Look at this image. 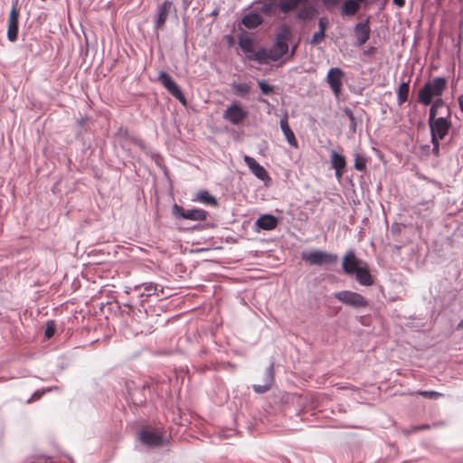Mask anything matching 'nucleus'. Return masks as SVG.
<instances>
[{
    "mask_svg": "<svg viewBox=\"0 0 463 463\" xmlns=\"http://www.w3.org/2000/svg\"><path fill=\"white\" fill-rule=\"evenodd\" d=\"M291 30L286 25H280L276 33L275 42L272 47L260 48L254 55H248V59L260 64H268L269 61H277L288 52V41L291 37Z\"/></svg>",
    "mask_w": 463,
    "mask_h": 463,
    "instance_id": "f257e3e1",
    "label": "nucleus"
},
{
    "mask_svg": "<svg viewBox=\"0 0 463 463\" xmlns=\"http://www.w3.org/2000/svg\"><path fill=\"white\" fill-rule=\"evenodd\" d=\"M447 80L444 77H436L428 81L418 92V101L428 106L431 104L434 97H440L446 89Z\"/></svg>",
    "mask_w": 463,
    "mask_h": 463,
    "instance_id": "f03ea898",
    "label": "nucleus"
},
{
    "mask_svg": "<svg viewBox=\"0 0 463 463\" xmlns=\"http://www.w3.org/2000/svg\"><path fill=\"white\" fill-rule=\"evenodd\" d=\"M429 127L430 130V139H443L452 127L449 107H446L445 115L438 117L437 118L429 119Z\"/></svg>",
    "mask_w": 463,
    "mask_h": 463,
    "instance_id": "7ed1b4c3",
    "label": "nucleus"
},
{
    "mask_svg": "<svg viewBox=\"0 0 463 463\" xmlns=\"http://www.w3.org/2000/svg\"><path fill=\"white\" fill-rule=\"evenodd\" d=\"M301 259L311 265L332 264L337 261V255L319 250L301 252Z\"/></svg>",
    "mask_w": 463,
    "mask_h": 463,
    "instance_id": "20e7f679",
    "label": "nucleus"
},
{
    "mask_svg": "<svg viewBox=\"0 0 463 463\" xmlns=\"http://www.w3.org/2000/svg\"><path fill=\"white\" fill-rule=\"evenodd\" d=\"M334 297L343 304L355 309H361L368 306L367 299L361 294L354 291H337L334 294Z\"/></svg>",
    "mask_w": 463,
    "mask_h": 463,
    "instance_id": "39448f33",
    "label": "nucleus"
},
{
    "mask_svg": "<svg viewBox=\"0 0 463 463\" xmlns=\"http://www.w3.org/2000/svg\"><path fill=\"white\" fill-rule=\"evenodd\" d=\"M138 439L142 444L150 448L162 447L167 441L158 429H144L139 431Z\"/></svg>",
    "mask_w": 463,
    "mask_h": 463,
    "instance_id": "423d86ee",
    "label": "nucleus"
},
{
    "mask_svg": "<svg viewBox=\"0 0 463 463\" xmlns=\"http://www.w3.org/2000/svg\"><path fill=\"white\" fill-rule=\"evenodd\" d=\"M247 117L248 111L236 101L229 105L222 114L224 120L235 126L241 124Z\"/></svg>",
    "mask_w": 463,
    "mask_h": 463,
    "instance_id": "0eeeda50",
    "label": "nucleus"
},
{
    "mask_svg": "<svg viewBox=\"0 0 463 463\" xmlns=\"http://www.w3.org/2000/svg\"><path fill=\"white\" fill-rule=\"evenodd\" d=\"M173 214L177 219L192 221H205L208 215L207 212L203 209L196 208L185 210L176 203H175L173 206Z\"/></svg>",
    "mask_w": 463,
    "mask_h": 463,
    "instance_id": "6e6552de",
    "label": "nucleus"
},
{
    "mask_svg": "<svg viewBox=\"0 0 463 463\" xmlns=\"http://www.w3.org/2000/svg\"><path fill=\"white\" fill-rule=\"evenodd\" d=\"M344 76V71L338 67H333L327 71L326 80L336 98L341 94Z\"/></svg>",
    "mask_w": 463,
    "mask_h": 463,
    "instance_id": "1a4fd4ad",
    "label": "nucleus"
},
{
    "mask_svg": "<svg viewBox=\"0 0 463 463\" xmlns=\"http://www.w3.org/2000/svg\"><path fill=\"white\" fill-rule=\"evenodd\" d=\"M158 80L167 91L177 99L183 104L185 103V98L180 87L173 80L171 76L164 71L159 72Z\"/></svg>",
    "mask_w": 463,
    "mask_h": 463,
    "instance_id": "9d476101",
    "label": "nucleus"
},
{
    "mask_svg": "<svg viewBox=\"0 0 463 463\" xmlns=\"http://www.w3.org/2000/svg\"><path fill=\"white\" fill-rule=\"evenodd\" d=\"M243 160L250 172L265 184L270 182V177L265 168L260 165L253 157L250 156H244Z\"/></svg>",
    "mask_w": 463,
    "mask_h": 463,
    "instance_id": "9b49d317",
    "label": "nucleus"
},
{
    "mask_svg": "<svg viewBox=\"0 0 463 463\" xmlns=\"http://www.w3.org/2000/svg\"><path fill=\"white\" fill-rule=\"evenodd\" d=\"M369 24L370 20L367 18L363 22L357 23L354 27V35L358 46L364 44L370 38L371 28Z\"/></svg>",
    "mask_w": 463,
    "mask_h": 463,
    "instance_id": "f8f14e48",
    "label": "nucleus"
},
{
    "mask_svg": "<svg viewBox=\"0 0 463 463\" xmlns=\"http://www.w3.org/2000/svg\"><path fill=\"white\" fill-rule=\"evenodd\" d=\"M19 31V12L15 6H13L9 17L7 26V39L14 43L17 40Z\"/></svg>",
    "mask_w": 463,
    "mask_h": 463,
    "instance_id": "ddd939ff",
    "label": "nucleus"
},
{
    "mask_svg": "<svg viewBox=\"0 0 463 463\" xmlns=\"http://www.w3.org/2000/svg\"><path fill=\"white\" fill-rule=\"evenodd\" d=\"M279 224V219L272 214H262L255 222L256 231H273Z\"/></svg>",
    "mask_w": 463,
    "mask_h": 463,
    "instance_id": "4468645a",
    "label": "nucleus"
},
{
    "mask_svg": "<svg viewBox=\"0 0 463 463\" xmlns=\"http://www.w3.org/2000/svg\"><path fill=\"white\" fill-rule=\"evenodd\" d=\"M342 268L344 272L347 275H354L360 268L359 260L354 250H350L346 252L343 259Z\"/></svg>",
    "mask_w": 463,
    "mask_h": 463,
    "instance_id": "2eb2a0df",
    "label": "nucleus"
},
{
    "mask_svg": "<svg viewBox=\"0 0 463 463\" xmlns=\"http://www.w3.org/2000/svg\"><path fill=\"white\" fill-rule=\"evenodd\" d=\"M263 384H253L252 388L257 393H264L269 391L274 382V363H270L265 371Z\"/></svg>",
    "mask_w": 463,
    "mask_h": 463,
    "instance_id": "dca6fc26",
    "label": "nucleus"
},
{
    "mask_svg": "<svg viewBox=\"0 0 463 463\" xmlns=\"http://www.w3.org/2000/svg\"><path fill=\"white\" fill-rule=\"evenodd\" d=\"M331 165L335 169V177L340 180L343 176L346 161L344 156L338 154L336 151H331Z\"/></svg>",
    "mask_w": 463,
    "mask_h": 463,
    "instance_id": "f3484780",
    "label": "nucleus"
},
{
    "mask_svg": "<svg viewBox=\"0 0 463 463\" xmlns=\"http://www.w3.org/2000/svg\"><path fill=\"white\" fill-rule=\"evenodd\" d=\"M279 126L288 143L293 147H298V141L296 139L295 134L288 125V113H285L280 118Z\"/></svg>",
    "mask_w": 463,
    "mask_h": 463,
    "instance_id": "a211bd4d",
    "label": "nucleus"
},
{
    "mask_svg": "<svg viewBox=\"0 0 463 463\" xmlns=\"http://www.w3.org/2000/svg\"><path fill=\"white\" fill-rule=\"evenodd\" d=\"M173 3L170 0H165L162 5L157 7V19L155 24L156 30L162 28L166 21L168 12L172 7Z\"/></svg>",
    "mask_w": 463,
    "mask_h": 463,
    "instance_id": "6ab92c4d",
    "label": "nucleus"
},
{
    "mask_svg": "<svg viewBox=\"0 0 463 463\" xmlns=\"http://www.w3.org/2000/svg\"><path fill=\"white\" fill-rule=\"evenodd\" d=\"M241 23L246 28L253 29L263 23V18L257 13H250L242 17Z\"/></svg>",
    "mask_w": 463,
    "mask_h": 463,
    "instance_id": "aec40b11",
    "label": "nucleus"
},
{
    "mask_svg": "<svg viewBox=\"0 0 463 463\" xmlns=\"http://www.w3.org/2000/svg\"><path fill=\"white\" fill-rule=\"evenodd\" d=\"M364 1L358 0H345L341 10V14L343 16L354 15L359 10L360 5Z\"/></svg>",
    "mask_w": 463,
    "mask_h": 463,
    "instance_id": "412c9836",
    "label": "nucleus"
},
{
    "mask_svg": "<svg viewBox=\"0 0 463 463\" xmlns=\"http://www.w3.org/2000/svg\"><path fill=\"white\" fill-rule=\"evenodd\" d=\"M194 202H199L207 206H217V199L210 194L206 190L199 191L195 197L193 198Z\"/></svg>",
    "mask_w": 463,
    "mask_h": 463,
    "instance_id": "4be33fe9",
    "label": "nucleus"
},
{
    "mask_svg": "<svg viewBox=\"0 0 463 463\" xmlns=\"http://www.w3.org/2000/svg\"><path fill=\"white\" fill-rule=\"evenodd\" d=\"M354 275H355V279L362 286H371L373 284V277L366 268L360 267Z\"/></svg>",
    "mask_w": 463,
    "mask_h": 463,
    "instance_id": "5701e85b",
    "label": "nucleus"
},
{
    "mask_svg": "<svg viewBox=\"0 0 463 463\" xmlns=\"http://www.w3.org/2000/svg\"><path fill=\"white\" fill-rule=\"evenodd\" d=\"M410 91V80L402 81L397 90V103L402 105L408 99Z\"/></svg>",
    "mask_w": 463,
    "mask_h": 463,
    "instance_id": "b1692460",
    "label": "nucleus"
},
{
    "mask_svg": "<svg viewBox=\"0 0 463 463\" xmlns=\"http://www.w3.org/2000/svg\"><path fill=\"white\" fill-rule=\"evenodd\" d=\"M238 43H239L240 48L242 50V52H244L247 54V56L255 54L254 50H253V48H254L253 40L250 37H248V36L241 37L239 39Z\"/></svg>",
    "mask_w": 463,
    "mask_h": 463,
    "instance_id": "393cba45",
    "label": "nucleus"
},
{
    "mask_svg": "<svg viewBox=\"0 0 463 463\" xmlns=\"http://www.w3.org/2000/svg\"><path fill=\"white\" fill-rule=\"evenodd\" d=\"M308 0H285L279 2V10L288 14L294 10L298 5L307 3Z\"/></svg>",
    "mask_w": 463,
    "mask_h": 463,
    "instance_id": "a878e982",
    "label": "nucleus"
},
{
    "mask_svg": "<svg viewBox=\"0 0 463 463\" xmlns=\"http://www.w3.org/2000/svg\"><path fill=\"white\" fill-rule=\"evenodd\" d=\"M278 8L279 9V2L275 0H265L260 6L261 12L266 14H272L276 13Z\"/></svg>",
    "mask_w": 463,
    "mask_h": 463,
    "instance_id": "bb28decb",
    "label": "nucleus"
},
{
    "mask_svg": "<svg viewBox=\"0 0 463 463\" xmlns=\"http://www.w3.org/2000/svg\"><path fill=\"white\" fill-rule=\"evenodd\" d=\"M232 89L236 95L241 97H246L250 93V85L245 82L234 83L232 85Z\"/></svg>",
    "mask_w": 463,
    "mask_h": 463,
    "instance_id": "cd10ccee",
    "label": "nucleus"
},
{
    "mask_svg": "<svg viewBox=\"0 0 463 463\" xmlns=\"http://www.w3.org/2000/svg\"><path fill=\"white\" fill-rule=\"evenodd\" d=\"M344 113L349 119V131L353 134L355 133L357 120H356V118L354 117L353 111L349 108L345 107L344 109Z\"/></svg>",
    "mask_w": 463,
    "mask_h": 463,
    "instance_id": "c85d7f7f",
    "label": "nucleus"
},
{
    "mask_svg": "<svg viewBox=\"0 0 463 463\" xmlns=\"http://www.w3.org/2000/svg\"><path fill=\"white\" fill-rule=\"evenodd\" d=\"M314 12H315V10L311 6L304 7V8H301L300 10H298L296 16L299 20L306 21V20H309L312 18Z\"/></svg>",
    "mask_w": 463,
    "mask_h": 463,
    "instance_id": "c756f323",
    "label": "nucleus"
},
{
    "mask_svg": "<svg viewBox=\"0 0 463 463\" xmlns=\"http://www.w3.org/2000/svg\"><path fill=\"white\" fill-rule=\"evenodd\" d=\"M420 205H422L425 210H430L434 206V202L432 200H430V201H425V202L420 203L416 206L412 207L413 213L420 214V213L421 211Z\"/></svg>",
    "mask_w": 463,
    "mask_h": 463,
    "instance_id": "7c9ffc66",
    "label": "nucleus"
},
{
    "mask_svg": "<svg viewBox=\"0 0 463 463\" xmlns=\"http://www.w3.org/2000/svg\"><path fill=\"white\" fill-rule=\"evenodd\" d=\"M127 389H128V392H127V393H126V399L128 400V402H132L133 404H135V405H139V404H141V403L143 402V400H141V399H139V400H138V399H136V397H135V396H136V392H137V391H135V392H132L130 391V389H131V388H130V386H129V384H128V383L127 384Z\"/></svg>",
    "mask_w": 463,
    "mask_h": 463,
    "instance_id": "2f4dec72",
    "label": "nucleus"
},
{
    "mask_svg": "<svg viewBox=\"0 0 463 463\" xmlns=\"http://www.w3.org/2000/svg\"><path fill=\"white\" fill-rule=\"evenodd\" d=\"M258 86L260 91L265 95H269L274 91V87L267 83L265 80H259Z\"/></svg>",
    "mask_w": 463,
    "mask_h": 463,
    "instance_id": "473e14b6",
    "label": "nucleus"
},
{
    "mask_svg": "<svg viewBox=\"0 0 463 463\" xmlns=\"http://www.w3.org/2000/svg\"><path fill=\"white\" fill-rule=\"evenodd\" d=\"M146 296H151L157 291L158 285L153 282H146L142 284Z\"/></svg>",
    "mask_w": 463,
    "mask_h": 463,
    "instance_id": "72a5a7b5",
    "label": "nucleus"
},
{
    "mask_svg": "<svg viewBox=\"0 0 463 463\" xmlns=\"http://www.w3.org/2000/svg\"><path fill=\"white\" fill-rule=\"evenodd\" d=\"M325 37H326V33L317 31L311 37L309 43L311 45H317L325 40Z\"/></svg>",
    "mask_w": 463,
    "mask_h": 463,
    "instance_id": "f704fd0d",
    "label": "nucleus"
},
{
    "mask_svg": "<svg viewBox=\"0 0 463 463\" xmlns=\"http://www.w3.org/2000/svg\"><path fill=\"white\" fill-rule=\"evenodd\" d=\"M419 394L431 400H437L442 396V393L434 391H421L419 392Z\"/></svg>",
    "mask_w": 463,
    "mask_h": 463,
    "instance_id": "c9c22d12",
    "label": "nucleus"
},
{
    "mask_svg": "<svg viewBox=\"0 0 463 463\" xmlns=\"http://www.w3.org/2000/svg\"><path fill=\"white\" fill-rule=\"evenodd\" d=\"M354 166L358 171H364L366 167L364 158L361 157L358 154H356Z\"/></svg>",
    "mask_w": 463,
    "mask_h": 463,
    "instance_id": "e433bc0d",
    "label": "nucleus"
},
{
    "mask_svg": "<svg viewBox=\"0 0 463 463\" xmlns=\"http://www.w3.org/2000/svg\"><path fill=\"white\" fill-rule=\"evenodd\" d=\"M55 330H56V328H55V325H54L53 321L48 322L45 331H44L45 337L46 338L52 337L55 334Z\"/></svg>",
    "mask_w": 463,
    "mask_h": 463,
    "instance_id": "4c0bfd02",
    "label": "nucleus"
},
{
    "mask_svg": "<svg viewBox=\"0 0 463 463\" xmlns=\"http://www.w3.org/2000/svg\"><path fill=\"white\" fill-rule=\"evenodd\" d=\"M340 1L341 0H322V4L326 10L332 11L340 4Z\"/></svg>",
    "mask_w": 463,
    "mask_h": 463,
    "instance_id": "58836bf2",
    "label": "nucleus"
},
{
    "mask_svg": "<svg viewBox=\"0 0 463 463\" xmlns=\"http://www.w3.org/2000/svg\"><path fill=\"white\" fill-rule=\"evenodd\" d=\"M53 388H47L42 391L38 390L32 394L31 398L27 401V402L29 403L34 400L40 399L45 392H51Z\"/></svg>",
    "mask_w": 463,
    "mask_h": 463,
    "instance_id": "ea45409f",
    "label": "nucleus"
},
{
    "mask_svg": "<svg viewBox=\"0 0 463 463\" xmlns=\"http://www.w3.org/2000/svg\"><path fill=\"white\" fill-rule=\"evenodd\" d=\"M318 32H322L326 33V28L328 26V20L326 17H320L318 19Z\"/></svg>",
    "mask_w": 463,
    "mask_h": 463,
    "instance_id": "a19ab883",
    "label": "nucleus"
},
{
    "mask_svg": "<svg viewBox=\"0 0 463 463\" xmlns=\"http://www.w3.org/2000/svg\"><path fill=\"white\" fill-rule=\"evenodd\" d=\"M439 113L442 114V116L445 115V112L443 113V112L439 111V109L434 108V105L431 104V107H430V112H429V119L437 118H438L437 115Z\"/></svg>",
    "mask_w": 463,
    "mask_h": 463,
    "instance_id": "79ce46f5",
    "label": "nucleus"
},
{
    "mask_svg": "<svg viewBox=\"0 0 463 463\" xmlns=\"http://www.w3.org/2000/svg\"><path fill=\"white\" fill-rule=\"evenodd\" d=\"M431 140V144H432V152L434 155L438 156L439 155V140L440 139H438V138H435V139H430Z\"/></svg>",
    "mask_w": 463,
    "mask_h": 463,
    "instance_id": "37998d69",
    "label": "nucleus"
},
{
    "mask_svg": "<svg viewBox=\"0 0 463 463\" xmlns=\"http://www.w3.org/2000/svg\"><path fill=\"white\" fill-rule=\"evenodd\" d=\"M376 51L377 49L375 47L370 46L367 49H365L363 53L364 56L371 57L375 54Z\"/></svg>",
    "mask_w": 463,
    "mask_h": 463,
    "instance_id": "c03bdc74",
    "label": "nucleus"
},
{
    "mask_svg": "<svg viewBox=\"0 0 463 463\" xmlns=\"http://www.w3.org/2000/svg\"><path fill=\"white\" fill-rule=\"evenodd\" d=\"M434 105V108L442 109L445 106V102L442 99L439 98L431 102Z\"/></svg>",
    "mask_w": 463,
    "mask_h": 463,
    "instance_id": "a18cd8bd",
    "label": "nucleus"
},
{
    "mask_svg": "<svg viewBox=\"0 0 463 463\" xmlns=\"http://www.w3.org/2000/svg\"><path fill=\"white\" fill-rule=\"evenodd\" d=\"M458 107L461 113H463V94L459 95L458 98Z\"/></svg>",
    "mask_w": 463,
    "mask_h": 463,
    "instance_id": "49530a36",
    "label": "nucleus"
},
{
    "mask_svg": "<svg viewBox=\"0 0 463 463\" xmlns=\"http://www.w3.org/2000/svg\"><path fill=\"white\" fill-rule=\"evenodd\" d=\"M393 4L396 5L399 7H402L405 4V0H392Z\"/></svg>",
    "mask_w": 463,
    "mask_h": 463,
    "instance_id": "de8ad7c7",
    "label": "nucleus"
},
{
    "mask_svg": "<svg viewBox=\"0 0 463 463\" xmlns=\"http://www.w3.org/2000/svg\"><path fill=\"white\" fill-rule=\"evenodd\" d=\"M457 330H463V319L457 325Z\"/></svg>",
    "mask_w": 463,
    "mask_h": 463,
    "instance_id": "09e8293b",
    "label": "nucleus"
},
{
    "mask_svg": "<svg viewBox=\"0 0 463 463\" xmlns=\"http://www.w3.org/2000/svg\"><path fill=\"white\" fill-rule=\"evenodd\" d=\"M295 51H296V47H293L292 50H291V55H294Z\"/></svg>",
    "mask_w": 463,
    "mask_h": 463,
    "instance_id": "8fccbe9b",
    "label": "nucleus"
},
{
    "mask_svg": "<svg viewBox=\"0 0 463 463\" xmlns=\"http://www.w3.org/2000/svg\"><path fill=\"white\" fill-rule=\"evenodd\" d=\"M426 428H427V426H420V427H418L417 429L423 430V429H426Z\"/></svg>",
    "mask_w": 463,
    "mask_h": 463,
    "instance_id": "3c124183",
    "label": "nucleus"
},
{
    "mask_svg": "<svg viewBox=\"0 0 463 463\" xmlns=\"http://www.w3.org/2000/svg\"><path fill=\"white\" fill-rule=\"evenodd\" d=\"M259 101H260V102H265V99H259Z\"/></svg>",
    "mask_w": 463,
    "mask_h": 463,
    "instance_id": "603ef678",
    "label": "nucleus"
}]
</instances>
